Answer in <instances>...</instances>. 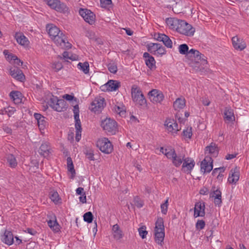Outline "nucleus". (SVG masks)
<instances>
[{"instance_id":"864d4df0","label":"nucleus","mask_w":249,"mask_h":249,"mask_svg":"<svg viewBox=\"0 0 249 249\" xmlns=\"http://www.w3.org/2000/svg\"><path fill=\"white\" fill-rule=\"evenodd\" d=\"M166 53V51L162 45L159 43V45L158 47V50L157 52V54H159L160 55L165 54Z\"/></svg>"},{"instance_id":"6e6d98bb","label":"nucleus","mask_w":249,"mask_h":249,"mask_svg":"<svg viewBox=\"0 0 249 249\" xmlns=\"http://www.w3.org/2000/svg\"><path fill=\"white\" fill-rule=\"evenodd\" d=\"M50 198L51 200L54 202H57L59 200V195L57 192H54L51 194Z\"/></svg>"},{"instance_id":"13d9d810","label":"nucleus","mask_w":249,"mask_h":249,"mask_svg":"<svg viewBox=\"0 0 249 249\" xmlns=\"http://www.w3.org/2000/svg\"><path fill=\"white\" fill-rule=\"evenodd\" d=\"M63 68V65L60 62H55L53 63V68L56 71H58Z\"/></svg>"},{"instance_id":"423d86ee","label":"nucleus","mask_w":249,"mask_h":249,"mask_svg":"<svg viewBox=\"0 0 249 249\" xmlns=\"http://www.w3.org/2000/svg\"><path fill=\"white\" fill-rule=\"evenodd\" d=\"M97 146L103 153L109 154L113 150V145L107 138H103L98 140Z\"/></svg>"},{"instance_id":"20e7f679","label":"nucleus","mask_w":249,"mask_h":249,"mask_svg":"<svg viewBox=\"0 0 249 249\" xmlns=\"http://www.w3.org/2000/svg\"><path fill=\"white\" fill-rule=\"evenodd\" d=\"M101 126L104 130L112 135L115 134L117 131V125L116 122L110 118H106L103 121Z\"/></svg>"},{"instance_id":"338daca9","label":"nucleus","mask_w":249,"mask_h":249,"mask_svg":"<svg viewBox=\"0 0 249 249\" xmlns=\"http://www.w3.org/2000/svg\"><path fill=\"white\" fill-rule=\"evenodd\" d=\"M86 195L85 192H84L81 196L79 197V200L82 203H86Z\"/></svg>"},{"instance_id":"9d476101","label":"nucleus","mask_w":249,"mask_h":249,"mask_svg":"<svg viewBox=\"0 0 249 249\" xmlns=\"http://www.w3.org/2000/svg\"><path fill=\"white\" fill-rule=\"evenodd\" d=\"M106 105L104 98L99 97L95 98L91 104V110L95 113H100Z\"/></svg>"},{"instance_id":"5701e85b","label":"nucleus","mask_w":249,"mask_h":249,"mask_svg":"<svg viewBox=\"0 0 249 249\" xmlns=\"http://www.w3.org/2000/svg\"><path fill=\"white\" fill-rule=\"evenodd\" d=\"M145 58V64L146 66L151 70L156 68V61L154 58L150 55L148 53H144L143 55Z\"/></svg>"},{"instance_id":"b1692460","label":"nucleus","mask_w":249,"mask_h":249,"mask_svg":"<svg viewBox=\"0 0 249 249\" xmlns=\"http://www.w3.org/2000/svg\"><path fill=\"white\" fill-rule=\"evenodd\" d=\"M192 57L195 58V60L198 63H200L202 65H205L207 64V58L203 54H201L199 51L196 50L194 53Z\"/></svg>"},{"instance_id":"8fccbe9b","label":"nucleus","mask_w":249,"mask_h":249,"mask_svg":"<svg viewBox=\"0 0 249 249\" xmlns=\"http://www.w3.org/2000/svg\"><path fill=\"white\" fill-rule=\"evenodd\" d=\"M168 198L165 200V202L162 204L160 206L161 213L166 214L168 210Z\"/></svg>"},{"instance_id":"393cba45","label":"nucleus","mask_w":249,"mask_h":249,"mask_svg":"<svg viewBox=\"0 0 249 249\" xmlns=\"http://www.w3.org/2000/svg\"><path fill=\"white\" fill-rule=\"evenodd\" d=\"M111 231L112 235L115 240H118L123 238V231L117 224H115L112 226Z\"/></svg>"},{"instance_id":"c03bdc74","label":"nucleus","mask_w":249,"mask_h":249,"mask_svg":"<svg viewBox=\"0 0 249 249\" xmlns=\"http://www.w3.org/2000/svg\"><path fill=\"white\" fill-rule=\"evenodd\" d=\"M107 68L108 71L112 73H116L117 71V64L115 62H110L107 65Z\"/></svg>"},{"instance_id":"a19ab883","label":"nucleus","mask_w":249,"mask_h":249,"mask_svg":"<svg viewBox=\"0 0 249 249\" xmlns=\"http://www.w3.org/2000/svg\"><path fill=\"white\" fill-rule=\"evenodd\" d=\"M176 152L174 149L171 147L165 148L164 155L168 159H172L175 156Z\"/></svg>"},{"instance_id":"aec40b11","label":"nucleus","mask_w":249,"mask_h":249,"mask_svg":"<svg viewBox=\"0 0 249 249\" xmlns=\"http://www.w3.org/2000/svg\"><path fill=\"white\" fill-rule=\"evenodd\" d=\"M121 87V83L116 80H110L107 83L103 86V88H105L108 91H116Z\"/></svg>"},{"instance_id":"72a5a7b5","label":"nucleus","mask_w":249,"mask_h":249,"mask_svg":"<svg viewBox=\"0 0 249 249\" xmlns=\"http://www.w3.org/2000/svg\"><path fill=\"white\" fill-rule=\"evenodd\" d=\"M67 167L68 171L71 172V175L70 177L72 179L73 178L75 174V171L74 169V166L73 164L72 160L71 158L68 157L67 159Z\"/></svg>"},{"instance_id":"a211bd4d","label":"nucleus","mask_w":249,"mask_h":249,"mask_svg":"<svg viewBox=\"0 0 249 249\" xmlns=\"http://www.w3.org/2000/svg\"><path fill=\"white\" fill-rule=\"evenodd\" d=\"M10 73L13 78L20 81H23L25 79V76L22 71L17 67L11 68Z\"/></svg>"},{"instance_id":"e2e57ef3","label":"nucleus","mask_w":249,"mask_h":249,"mask_svg":"<svg viewBox=\"0 0 249 249\" xmlns=\"http://www.w3.org/2000/svg\"><path fill=\"white\" fill-rule=\"evenodd\" d=\"M238 155L237 153H234V154H228L225 157V159L227 160H231L236 157Z\"/></svg>"},{"instance_id":"49530a36","label":"nucleus","mask_w":249,"mask_h":249,"mask_svg":"<svg viewBox=\"0 0 249 249\" xmlns=\"http://www.w3.org/2000/svg\"><path fill=\"white\" fill-rule=\"evenodd\" d=\"M182 134L185 138L190 139L192 135V127H188L186 128L183 131Z\"/></svg>"},{"instance_id":"c9c22d12","label":"nucleus","mask_w":249,"mask_h":249,"mask_svg":"<svg viewBox=\"0 0 249 249\" xmlns=\"http://www.w3.org/2000/svg\"><path fill=\"white\" fill-rule=\"evenodd\" d=\"M206 151H209V153L215 156L218 154V149L216 145L214 143H211L209 146L206 147Z\"/></svg>"},{"instance_id":"de8ad7c7","label":"nucleus","mask_w":249,"mask_h":249,"mask_svg":"<svg viewBox=\"0 0 249 249\" xmlns=\"http://www.w3.org/2000/svg\"><path fill=\"white\" fill-rule=\"evenodd\" d=\"M139 233L140 236L142 238L144 239L146 237V236L147 234V231H146V227L143 226L138 229Z\"/></svg>"},{"instance_id":"9b49d317","label":"nucleus","mask_w":249,"mask_h":249,"mask_svg":"<svg viewBox=\"0 0 249 249\" xmlns=\"http://www.w3.org/2000/svg\"><path fill=\"white\" fill-rule=\"evenodd\" d=\"M52 39L57 46H60L62 48L69 49L71 48V44L67 41L65 36L62 32L53 38Z\"/></svg>"},{"instance_id":"c85d7f7f","label":"nucleus","mask_w":249,"mask_h":249,"mask_svg":"<svg viewBox=\"0 0 249 249\" xmlns=\"http://www.w3.org/2000/svg\"><path fill=\"white\" fill-rule=\"evenodd\" d=\"M180 20L177 18H169L166 19V23L170 29L177 31V27L179 25Z\"/></svg>"},{"instance_id":"09e8293b","label":"nucleus","mask_w":249,"mask_h":249,"mask_svg":"<svg viewBox=\"0 0 249 249\" xmlns=\"http://www.w3.org/2000/svg\"><path fill=\"white\" fill-rule=\"evenodd\" d=\"M37 124L40 130L44 129L47 124V122L46 121L45 118L44 116L37 121Z\"/></svg>"},{"instance_id":"774afa93","label":"nucleus","mask_w":249,"mask_h":249,"mask_svg":"<svg viewBox=\"0 0 249 249\" xmlns=\"http://www.w3.org/2000/svg\"><path fill=\"white\" fill-rule=\"evenodd\" d=\"M26 232H27L28 233H30V234L32 235H35L37 233V232L36 231L33 229L31 228H27L26 230L25 231Z\"/></svg>"},{"instance_id":"4be33fe9","label":"nucleus","mask_w":249,"mask_h":249,"mask_svg":"<svg viewBox=\"0 0 249 249\" xmlns=\"http://www.w3.org/2000/svg\"><path fill=\"white\" fill-rule=\"evenodd\" d=\"M239 178V171L237 167L231 169L229 174L228 182L230 183L235 184Z\"/></svg>"},{"instance_id":"5fc2aeb1","label":"nucleus","mask_w":249,"mask_h":249,"mask_svg":"<svg viewBox=\"0 0 249 249\" xmlns=\"http://www.w3.org/2000/svg\"><path fill=\"white\" fill-rule=\"evenodd\" d=\"M134 203L135 206L138 208H141L143 206V202L142 200L138 196H136L134 199Z\"/></svg>"},{"instance_id":"0eeeda50","label":"nucleus","mask_w":249,"mask_h":249,"mask_svg":"<svg viewBox=\"0 0 249 249\" xmlns=\"http://www.w3.org/2000/svg\"><path fill=\"white\" fill-rule=\"evenodd\" d=\"M66 103L63 99H58L57 97L53 96L49 101V105L54 110L58 112H61L63 109H66Z\"/></svg>"},{"instance_id":"a878e982","label":"nucleus","mask_w":249,"mask_h":249,"mask_svg":"<svg viewBox=\"0 0 249 249\" xmlns=\"http://www.w3.org/2000/svg\"><path fill=\"white\" fill-rule=\"evenodd\" d=\"M1 240L5 244L10 246L14 243V236L13 233L8 231H5L3 235L2 236Z\"/></svg>"},{"instance_id":"39448f33","label":"nucleus","mask_w":249,"mask_h":249,"mask_svg":"<svg viewBox=\"0 0 249 249\" xmlns=\"http://www.w3.org/2000/svg\"><path fill=\"white\" fill-rule=\"evenodd\" d=\"M73 111L75 120V127L76 129L75 140L77 142H79L81 137L82 127L81 122L79 119V110L78 105H76L74 106Z\"/></svg>"},{"instance_id":"bf43d9fd","label":"nucleus","mask_w":249,"mask_h":249,"mask_svg":"<svg viewBox=\"0 0 249 249\" xmlns=\"http://www.w3.org/2000/svg\"><path fill=\"white\" fill-rule=\"evenodd\" d=\"M224 168L223 167L216 168H215L213 170V171L212 172V175L213 176H215L217 175H218V174H219V172L223 173V172H224Z\"/></svg>"},{"instance_id":"69168bd1","label":"nucleus","mask_w":249,"mask_h":249,"mask_svg":"<svg viewBox=\"0 0 249 249\" xmlns=\"http://www.w3.org/2000/svg\"><path fill=\"white\" fill-rule=\"evenodd\" d=\"M201 101L203 105L205 106H208L210 104V100L207 98L206 97L202 98Z\"/></svg>"},{"instance_id":"2f4dec72","label":"nucleus","mask_w":249,"mask_h":249,"mask_svg":"<svg viewBox=\"0 0 249 249\" xmlns=\"http://www.w3.org/2000/svg\"><path fill=\"white\" fill-rule=\"evenodd\" d=\"M10 96L15 103L18 104L21 102V93L18 91H12L10 93Z\"/></svg>"},{"instance_id":"052dcab7","label":"nucleus","mask_w":249,"mask_h":249,"mask_svg":"<svg viewBox=\"0 0 249 249\" xmlns=\"http://www.w3.org/2000/svg\"><path fill=\"white\" fill-rule=\"evenodd\" d=\"M115 111L118 113L120 116H123L125 114V111L123 110L122 108H121L120 107H116L115 106L114 107Z\"/></svg>"},{"instance_id":"3c124183","label":"nucleus","mask_w":249,"mask_h":249,"mask_svg":"<svg viewBox=\"0 0 249 249\" xmlns=\"http://www.w3.org/2000/svg\"><path fill=\"white\" fill-rule=\"evenodd\" d=\"M3 53L4 55L6 56L7 59L9 60H14L15 61V60H18V57L14 55L12 53L9 54L8 52L6 50L4 51Z\"/></svg>"},{"instance_id":"473e14b6","label":"nucleus","mask_w":249,"mask_h":249,"mask_svg":"<svg viewBox=\"0 0 249 249\" xmlns=\"http://www.w3.org/2000/svg\"><path fill=\"white\" fill-rule=\"evenodd\" d=\"M185 106V100L178 98L174 103V107L175 110L182 109Z\"/></svg>"},{"instance_id":"f257e3e1","label":"nucleus","mask_w":249,"mask_h":249,"mask_svg":"<svg viewBox=\"0 0 249 249\" xmlns=\"http://www.w3.org/2000/svg\"><path fill=\"white\" fill-rule=\"evenodd\" d=\"M154 231L155 241L158 244L162 246L165 236L163 220L162 218H158L155 223Z\"/></svg>"},{"instance_id":"7ed1b4c3","label":"nucleus","mask_w":249,"mask_h":249,"mask_svg":"<svg viewBox=\"0 0 249 249\" xmlns=\"http://www.w3.org/2000/svg\"><path fill=\"white\" fill-rule=\"evenodd\" d=\"M177 31L181 34L191 36L194 35L195 29L191 24L184 20H181L179 25L177 27Z\"/></svg>"},{"instance_id":"dca6fc26","label":"nucleus","mask_w":249,"mask_h":249,"mask_svg":"<svg viewBox=\"0 0 249 249\" xmlns=\"http://www.w3.org/2000/svg\"><path fill=\"white\" fill-rule=\"evenodd\" d=\"M165 125L168 131L173 134L176 133L177 131L180 129L178 127V124L173 119H167L165 122Z\"/></svg>"},{"instance_id":"1a4fd4ad","label":"nucleus","mask_w":249,"mask_h":249,"mask_svg":"<svg viewBox=\"0 0 249 249\" xmlns=\"http://www.w3.org/2000/svg\"><path fill=\"white\" fill-rule=\"evenodd\" d=\"M38 153L45 158L50 157L53 153L50 143L47 142H43L39 148Z\"/></svg>"},{"instance_id":"7c9ffc66","label":"nucleus","mask_w":249,"mask_h":249,"mask_svg":"<svg viewBox=\"0 0 249 249\" xmlns=\"http://www.w3.org/2000/svg\"><path fill=\"white\" fill-rule=\"evenodd\" d=\"M47 28L48 34L52 39L61 33L56 26L51 25V27L48 26Z\"/></svg>"},{"instance_id":"ea45409f","label":"nucleus","mask_w":249,"mask_h":249,"mask_svg":"<svg viewBox=\"0 0 249 249\" xmlns=\"http://www.w3.org/2000/svg\"><path fill=\"white\" fill-rule=\"evenodd\" d=\"M159 43H151L147 45V50L150 53L156 55Z\"/></svg>"},{"instance_id":"79ce46f5","label":"nucleus","mask_w":249,"mask_h":249,"mask_svg":"<svg viewBox=\"0 0 249 249\" xmlns=\"http://www.w3.org/2000/svg\"><path fill=\"white\" fill-rule=\"evenodd\" d=\"M3 114H7L9 117L14 114L16 109L14 107H8L4 108L3 110H1Z\"/></svg>"},{"instance_id":"ddd939ff","label":"nucleus","mask_w":249,"mask_h":249,"mask_svg":"<svg viewBox=\"0 0 249 249\" xmlns=\"http://www.w3.org/2000/svg\"><path fill=\"white\" fill-rule=\"evenodd\" d=\"M47 4L51 8L59 12H64L67 9L66 5L59 0H47Z\"/></svg>"},{"instance_id":"cd10ccee","label":"nucleus","mask_w":249,"mask_h":249,"mask_svg":"<svg viewBox=\"0 0 249 249\" xmlns=\"http://www.w3.org/2000/svg\"><path fill=\"white\" fill-rule=\"evenodd\" d=\"M210 197H214V203L215 205H218L219 206L221 203V191L217 189L216 190L213 191V192L211 193L210 194Z\"/></svg>"},{"instance_id":"4d7b16f0","label":"nucleus","mask_w":249,"mask_h":249,"mask_svg":"<svg viewBox=\"0 0 249 249\" xmlns=\"http://www.w3.org/2000/svg\"><path fill=\"white\" fill-rule=\"evenodd\" d=\"M112 3L111 0H100L101 6L103 8H106L108 5Z\"/></svg>"},{"instance_id":"603ef678","label":"nucleus","mask_w":249,"mask_h":249,"mask_svg":"<svg viewBox=\"0 0 249 249\" xmlns=\"http://www.w3.org/2000/svg\"><path fill=\"white\" fill-rule=\"evenodd\" d=\"M205 222L203 220H198L196 224V228L197 230H201L204 228Z\"/></svg>"},{"instance_id":"f704fd0d","label":"nucleus","mask_w":249,"mask_h":249,"mask_svg":"<svg viewBox=\"0 0 249 249\" xmlns=\"http://www.w3.org/2000/svg\"><path fill=\"white\" fill-rule=\"evenodd\" d=\"M185 156L184 155H177L176 153L175 156H174L172 159V162L175 166L176 167H178L180 165V164L183 162Z\"/></svg>"},{"instance_id":"f8f14e48","label":"nucleus","mask_w":249,"mask_h":249,"mask_svg":"<svg viewBox=\"0 0 249 249\" xmlns=\"http://www.w3.org/2000/svg\"><path fill=\"white\" fill-rule=\"evenodd\" d=\"M148 95L150 101L154 103H160L164 99L162 92L156 89L151 90Z\"/></svg>"},{"instance_id":"0e129e2a","label":"nucleus","mask_w":249,"mask_h":249,"mask_svg":"<svg viewBox=\"0 0 249 249\" xmlns=\"http://www.w3.org/2000/svg\"><path fill=\"white\" fill-rule=\"evenodd\" d=\"M2 129L7 134H11L12 133V129L10 127H8L6 125H3Z\"/></svg>"},{"instance_id":"f3484780","label":"nucleus","mask_w":249,"mask_h":249,"mask_svg":"<svg viewBox=\"0 0 249 249\" xmlns=\"http://www.w3.org/2000/svg\"><path fill=\"white\" fill-rule=\"evenodd\" d=\"M232 43L234 48L240 51L243 50L246 47V44L243 39H240L237 36L232 38Z\"/></svg>"},{"instance_id":"412c9836","label":"nucleus","mask_w":249,"mask_h":249,"mask_svg":"<svg viewBox=\"0 0 249 249\" xmlns=\"http://www.w3.org/2000/svg\"><path fill=\"white\" fill-rule=\"evenodd\" d=\"M156 39L159 41H162L164 45L168 48L173 47L172 41L168 36L163 34H158L156 36Z\"/></svg>"},{"instance_id":"2eb2a0df","label":"nucleus","mask_w":249,"mask_h":249,"mask_svg":"<svg viewBox=\"0 0 249 249\" xmlns=\"http://www.w3.org/2000/svg\"><path fill=\"white\" fill-rule=\"evenodd\" d=\"M205 206L204 202H196L194 208V217L204 216L205 214Z\"/></svg>"},{"instance_id":"f03ea898","label":"nucleus","mask_w":249,"mask_h":249,"mask_svg":"<svg viewBox=\"0 0 249 249\" xmlns=\"http://www.w3.org/2000/svg\"><path fill=\"white\" fill-rule=\"evenodd\" d=\"M131 96L133 101L140 106H143L146 104V100L141 90L135 85L131 88Z\"/></svg>"},{"instance_id":"c756f323","label":"nucleus","mask_w":249,"mask_h":249,"mask_svg":"<svg viewBox=\"0 0 249 249\" xmlns=\"http://www.w3.org/2000/svg\"><path fill=\"white\" fill-rule=\"evenodd\" d=\"M224 118L229 122L234 120L235 117L233 109L231 107H226L224 112Z\"/></svg>"},{"instance_id":"4468645a","label":"nucleus","mask_w":249,"mask_h":249,"mask_svg":"<svg viewBox=\"0 0 249 249\" xmlns=\"http://www.w3.org/2000/svg\"><path fill=\"white\" fill-rule=\"evenodd\" d=\"M213 167V161L210 157H206L201 163V171L204 173L210 172Z\"/></svg>"},{"instance_id":"6e6552de","label":"nucleus","mask_w":249,"mask_h":249,"mask_svg":"<svg viewBox=\"0 0 249 249\" xmlns=\"http://www.w3.org/2000/svg\"><path fill=\"white\" fill-rule=\"evenodd\" d=\"M79 14L82 17L85 21L90 25H92L95 22V15L90 10L87 9H80L79 11Z\"/></svg>"},{"instance_id":"e433bc0d","label":"nucleus","mask_w":249,"mask_h":249,"mask_svg":"<svg viewBox=\"0 0 249 249\" xmlns=\"http://www.w3.org/2000/svg\"><path fill=\"white\" fill-rule=\"evenodd\" d=\"M7 160L11 167L14 168L17 165V161L15 157L13 154H8L6 157Z\"/></svg>"},{"instance_id":"6ab92c4d","label":"nucleus","mask_w":249,"mask_h":249,"mask_svg":"<svg viewBox=\"0 0 249 249\" xmlns=\"http://www.w3.org/2000/svg\"><path fill=\"white\" fill-rule=\"evenodd\" d=\"M195 162L194 160L190 158L184 159L183 161L182 170L184 172L189 173L194 167Z\"/></svg>"},{"instance_id":"680f3d73","label":"nucleus","mask_w":249,"mask_h":249,"mask_svg":"<svg viewBox=\"0 0 249 249\" xmlns=\"http://www.w3.org/2000/svg\"><path fill=\"white\" fill-rule=\"evenodd\" d=\"M86 156L88 159L91 160H94V154L92 150H89V151H87L86 153Z\"/></svg>"},{"instance_id":"4c0bfd02","label":"nucleus","mask_w":249,"mask_h":249,"mask_svg":"<svg viewBox=\"0 0 249 249\" xmlns=\"http://www.w3.org/2000/svg\"><path fill=\"white\" fill-rule=\"evenodd\" d=\"M48 225L50 228L54 232H58L60 231V226L56 220H50L48 221Z\"/></svg>"},{"instance_id":"58836bf2","label":"nucleus","mask_w":249,"mask_h":249,"mask_svg":"<svg viewBox=\"0 0 249 249\" xmlns=\"http://www.w3.org/2000/svg\"><path fill=\"white\" fill-rule=\"evenodd\" d=\"M77 67L79 69L82 70L85 74H87L89 72V64L87 62H85L83 63L79 62L77 65Z\"/></svg>"},{"instance_id":"a18cd8bd","label":"nucleus","mask_w":249,"mask_h":249,"mask_svg":"<svg viewBox=\"0 0 249 249\" xmlns=\"http://www.w3.org/2000/svg\"><path fill=\"white\" fill-rule=\"evenodd\" d=\"M179 52L182 54H187L189 47L186 44L180 45L178 47Z\"/></svg>"},{"instance_id":"37998d69","label":"nucleus","mask_w":249,"mask_h":249,"mask_svg":"<svg viewBox=\"0 0 249 249\" xmlns=\"http://www.w3.org/2000/svg\"><path fill=\"white\" fill-rule=\"evenodd\" d=\"M83 218L85 222L90 223L93 221V215L91 212H88L84 214Z\"/></svg>"},{"instance_id":"bb28decb","label":"nucleus","mask_w":249,"mask_h":249,"mask_svg":"<svg viewBox=\"0 0 249 249\" xmlns=\"http://www.w3.org/2000/svg\"><path fill=\"white\" fill-rule=\"evenodd\" d=\"M15 38L17 42L21 45L26 46L28 44L29 41L27 38L22 33H16Z\"/></svg>"}]
</instances>
